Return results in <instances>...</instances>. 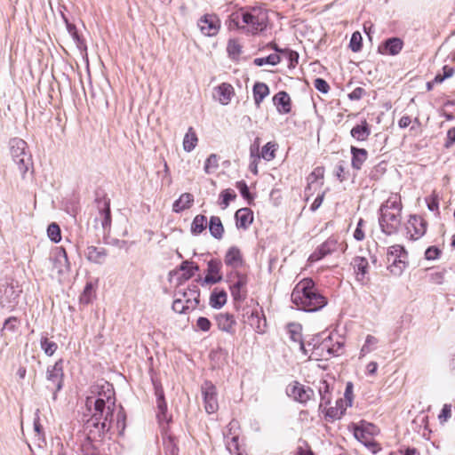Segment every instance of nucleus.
Wrapping results in <instances>:
<instances>
[{"mask_svg": "<svg viewBox=\"0 0 455 455\" xmlns=\"http://www.w3.org/2000/svg\"><path fill=\"white\" fill-rule=\"evenodd\" d=\"M86 407L92 413L91 418L86 421L85 427H94L100 436L113 427L114 411L116 407L115 393L112 386L106 382L101 386L92 387V395L86 399Z\"/></svg>", "mask_w": 455, "mask_h": 455, "instance_id": "obj_1", "label": "nucleus"}, {"mask_svg": "<svg viewBox=\"0 0 455 455\" xmlns=\"http://www.w3.org/2000/svg\"><path fill=\"white\" fill-rule=\"evenodd\" d=\"M291 299L298 309L306 312H316L327 305V299L311 278H304L295 285Z\"/></svg>", "mask_w": 455, "mask_h": 455, "instance_id": "obj_2", "label": "nucleus"}, {"mask_svg": "<svg viewBox=\"0 0 455 455\" xmlns=\"http://www.w3.org/2000/svg\"><path fill=\"white\" fill-rule=\"evenodd\" d=\"M402 200L398 194H391L379 208V223L381 231L391 235L398 232L402 224Z\"/></svg>", "mask_w": 455, "mask_h": 455, "instance_id": "obj_3", "label": "nucleus"}, {"mask_svg": "<svg viewBox=\"0 0 455 455\" xmlns=\"http://www.w3.org/2000/svg\"><path fill=\"white\" fill-rule=\"evenodd\" d=\"M233 20H237L236 26L247 32L255 35L267 28V13L259 8H252L251 11L242 10L241 13L233 14Z\"/></svg>", "mask_w": 455, "mask_h": 455, "instance_id": "obj_4", "label": "nucleus"}, {"mask_svg": "<svg viewBox=\"0 0 455 455\" xmlns=\"http://www.w3.org/2000/svg\"><path fill=\"white\" fill-rule=\"evenodd\" d=\"M10 154L12 161L17 165L22 178L25 177L29 167L32 165L31 156L27 152V142L19 138L10 140Z\"/></svg>", "mask_w": 455, "mask_h": 455, "instance_id": "obj_5", "label": "nucleus"}, {"mask_svg": "<svg viewBox=\"0 0 455 455\" xmlns=\"http://www.w3.org/2000/svg\"><path fill=\"white\" fill-rule=\"evenodd\" d=\"M407 252L404 248L399 244L392 245L388 248L387 259L388 262V270L394 275L399 276L405 269Z\"/></svg>", "mask_w": 455, "mask_h": 455, "instance_id": "obj_6", "label": "nucleus"}, {"mask_svg": "<svg viewBox=\"0 0 455 455\" xmlns=\"http://www.w3.org/2000/svg\"><path fill=\"white\" fill-rule=\"evenodd\" d=\"M63 377V360L59 359L52 366H49L46 371V379L52 384V386H48V388L54 390V395L62 388Z\"/></svg>", "mask_w": 455, "mask_h": 455, "instance_id": "obj_7", "label": "nucleus"}, {"mask_svg": "<svg viewBox=\"0 0 455 455\" xmlns=\"http://www.w3.org/2000/svg\"><path fill=\"white\" fill-rule=\"evenodd\" d=\"M286 394L300 403H306L313 398L315 395L312 388L306 387L298 381H293L287 386Z\"/></svg>", "mask_w": 455, "mask_h": 455, "instance_id": "obj_8", "label": "nucleus"}, {"mask_svg": "<svg viewBox=\"0 0 455 455\" xmlns=\"http://www.w3.org/2000/svg\"><path fill=\"white\" fill-rule=\"evenodd\" d=\"M202 394L206 412L214 413L219 408L216 387L212 382L205 381L202 386Z\"/></svg>", "mask_w": 455, "mask_h": 455, "instance_id": "obj_9", "label": "nucleus"}, {"mask_svg": "<svg viewBox=\"0 0 455 455\" xmlns=\"http://www.w3.org/2000/svg\"><path fill=\"white\" fill-rule=\"evenodd\" d=\"M339 243L335 237H329L325 242L319 245L309 256L308 261L314 263L321 260L324 257L335 252L338 250Z\"/></svg>", "mask_w": 455, "mask_h": 455, "instance_id": "obj_10", "label": "nucleus"}, {"mask_svg": "<svg viewBox=\"0 0 455 455\" xmlns=\"http://www.w3.org/2000/svg\"><path fill=\"white\" fill-rule=\"evenodd\" d=\"M351 265L354 268L356 281L363 285L368 284L370 282L368 259L364 257L357 256L353 259Z\"/></svg>", "mask_w": 455, "mask_h": 455, "instance_id": "obj_11", "label": "nucleus"}, {"mask_svg": "<svg viewBox=\"0 0 455 455\" xmlns=\"http://www.w3.org/2000/svg\"><path fill=\"white\" fill-rule=\"evenodd\" d=\"M50 259L52 262V267L59 275H64L69 271L70 264L63 247H56Z\"/></svg>", "mask_w": 455, "mask_h": 455, "instance_id": "obj_12", "label": "nucleus"}, {"mask_svg": "<svg viewBox=\"0 0 455 455\" xmlns=\"http://www.w3.org/2000/svg\"><path fill=\"white\" fill-rule=\"evenodd\" d=\"M174 297L181 298L186 302L187 307L195 309L199 304L200 291L197 285L179 288L175 291Z\"/></svg>", "mask_w": 455, "mask_h": 455, "instance_id": "obj_13", "label": "nucleus"}, {"mask_svg": "<svg viewBox=\"0 0 455 455\" xmlns=\"http://www.w3.org/2000/svg\"><path fill=\"white\" fill-rule=\"evenodd\" d=\"M406 229L411 239L418 240L426 233L427 222L420 216L411 215L407 222Z\"/></svg>", "mask_w": 455, "mask_h": 455, "instance_id": "obj_14", "label": "nucleus"}, {"mask_svg": "<svg viewBox=\"0 0 455 455\" xmlns=\"http://www.w3.org/2000/svg\"><path fill=\"white\" fill-rule=\"evenodd\" d=\"M309 358L316 361L329 360L331 358L330 339L329 337L323 339L318 344H311L307 347Z\"/></svg>", "mask_w": 455, "mask_h": 455, "instance_id": "obj_15", "label": "nucleus"}, {"mask_svg": "<svg viewBox=\"0 0 455 455\" xmlns=\"http://www.w3.org/2000/svg\"><path fill=\"white\" fill-rule=\"evenodd\" d=\"M198 27L204 36H213L219 32L220 20L216 15L205 14L198 20Z\"/></svg>", "mask_w": 455, "mask_h": 455, "instance_id": "obj_16", "label": "nucleus"}, {"mask_svg": "<svg viewBox=\"0 0 455 455\" xmlns=\"http://www.w3.org/2000/svg\"><path fill=\"white\" fill-rule=\"evenodd\" d=\"M222 264L219 259H211L207 264V274L202 282L203 285L214 284L222 280L220 274Z\"/></svg>", "mask_w": 455, "mask_h": 455, "instance_id": "obj_17", "label": "nucleus"}, {"mask_svg": "<svg viewBox=\"0 0 455 455\" xmlns=\"http://www.w3.org/2000/svg\"><path fill=\"white\" fill-rule=\"evenodd\" d=\"M96 204L101 226L106 230L111 226L110 201L106 197L98 198L96 199Z\"/></svg>", "mask_w": 455, "mask_h": 455, "instance_id": "obj_18", "label": "nucleus"}, {"mask_svg": "<svg viewBox=\"0 0 455 455\" xmlns=\"http://www.w3.org/2000/svg\"><path fill=\"white\" fill-rule=\"evenodd\" d=\"M216 323L221 331L228 334H235L236 321L234 315L230 313H220L215 316Z\"/></svg>", "mask_w": 455, "mask_h": 455, "instance_id": "obj_19", "label": "nucleus"}, {"mask_svg": "<svg viewBox=\"0 0 455 455\" xmlns=\"http://www.w3.org/2000/svg\"><path fill=\"white\" fill-rule=\"evenodd\" d=\"M403 47V42L399 37H391L387 39L381 45L379 46V52L386 55H397Z\"/></svg>", "mask_w": 455, "mask_h": 455, "instance_id": "obj_20", "label": "nucleus"}, {"mask_svg": "<svg viewBox=\"0 0 455 455\" xmlns=\"http://www.w3.org/2000/svg\"><path fill=\"white\" fill-rule=\"evenodd\" d=\"M301 330L302 327L299 323L288 324V332L290 334L291 339L294 342H298L299 344L300 350L305 355H307L308 354L307 347H311V342L305 343L302 340Z\"/></svg>", "mask_w": 455, "mask_h": 455, "instance_id": "obj_21", "label": "nucleus"}, {"mask_svg": "<svg viewBox=\"0 0 455 455\" xmlns=\"http://www.w3.org/2000/svg\"><path fill=\"white\" fill-rule=\"evenodd\" d=\"M246 283V277L243 275L237 274V280L230 286L231 295L234 300L240 301L245 299Z\"/></svg>", "mask_w": 455, "mask_h": 455, "instance_id": "obj_22", "label": "nucleus"}, {"mask_svg": "<svg viewBox=\"0 0 455 455\" xmlns=\"http://www.w3.org/2000/svg\"><path fill=\"white\" fill-rule=\"evenodd\" d=\"M86 259L95 264H103L107 256L108 251L103 247L88 246L85 251Z\"/></svg>", "mask_w": 455, "mask_h": 455, "instance_id": "obj_23", "label": "nucleus"}, {"mask_svg": "<svg viewBox=\"0 0 455 455\" xmlns=\"http://www.w3.org/2000/svg\"><path fill=\"white\" fill-rule=\"evenodd\" d=\"M236 227L247 229L253 221V213L249 208H241L235 214Z\"/></svg>", "mask_w": 455, "mask_h": 455, "instance_id": "obj_24", "label": "nucleus"}, {"mask_svg": "<svg viewBox=\"0 0 455 455\" xmlns=\"http://www.w3.org/2000/svg\"><path fill=\"white\" fill-rule=\"evenodd\" d=\"M225 264L232 268H237L243 265V256L241 251L232 246L228 249L224 259Z\"/></svg>", "mask_w": 455, "mask_h": 455, "instance_id": "obj_25", "label": "nucleus"}, {"mask_svg": "<svg viewBox=\"0 0 455 455\" xmlns=\"http://www.w3.org/2000/svg\"><path fill=\"white\" fill-rule=\"evenodd\" d=\"M217 100L221 105H228L234 96V88L231 84L222 83L216 88Z\"/></svg>", "mask_w": 455, "mask_h": 455, "instance_id": "obj_26", "label": "nucleus"}, {"mask_svg": "<svg viewBox=\"0 0 455 455\" xmlns=\"http://www.w3.org/2000/svg\"><path fill=\"white\" fill-rule=\"evenodd\" d=\"M279 113L287 114L291 111V98L285 92H277L273 98Z\"/></svg>", "mask_w": 455, "mask_h": 455, "instance_id": "obj_27", "label": "nucleus"}, {"mask_svg": "<svg viewBox=\"0 0 455 455\" xmlns=\"http://www.w3.org/2000/svg\"><path fill=\"white\" fill-rule=\"evenodd\" d=\"M350 135L358 141L367 140L371 135V129L366 120H363L360 124L354 126L350 131Z\"/></svg>", "mask_w": 455, "mask_h": 455, "instance_id": "obj_28", "label": "nucleus"}, {"mask_svg": "<svg viewBox=\"0 0 455 455\" xmlns=\"http://www.w3.org/2000/svg\"><path fill=\"white\" fill-rule=\"evenodd\" d=\"M246 323L250 324L258 333L265 332L266 319L261 317L257 310H251L247 316Z\"/></svg>", "mask_w": 455, "mask_h": 455, "instance_id": "obj_29", "label": "nucleus"}, {"mask_svg": "<svg viewBox=\"0 0 455 455\" xmlns=\"http://www.w3.org/2000/svg\"><path fill=\"white\" fill-rule=\"evenodd\" d=\"M352 154V167L360 170L368 157V152L364 148H358L354 146L350 148Z\"/></svg>", "mask_w": 455, "mask_h": 455, "instance_id": "obj_30", "label": "nucleus"}, {"mask_svg": "<svg viewBox=\"0 0 455 455\" xmlns=\"http://www.w3.org/2000/svg\"><path fill=\"white\" fill-rule=\"evenodd\" d=\"M269 94L268 86L264 84L258 82L253 86V98L256 106L259 108L263 100Z\"/></svg>", "mask_w": 455, "mask_h": 455, "instance_id": "obj_31", "label": "nucleus"}, {"mask_svg": "<svg viewBox=\"0 0 455 455\" xmlns=\"http://www.w3.org/2000/svg\"><path fill=\"white\" fill-rule=\"evenodd\" d=\"M227 292L224 290L215 289L210 296V305L212 307L221 308L227 302Z\"/></svg>", "mask_w": 455, "mask_h": 455, "instance_id": "obj_32", "label": "nucleus"}, {"mask_svg": "<svg viewBox=\"0 0 455 455\" xmlns=\"http://www.w3.org/2000/svg\"><path fill=\"white\" fill-rule=\"evenodd\" d=\"M193 202V195L189 193H184L180 196L178 200L174 202L172 209L175 212H182L183 210L189 208Z\"/></svg>", "mask_w": 455, "mask_h": 455, "instance_id": "obj_33", "label": "nucleus"}, {"mask_svg": "<svg viewBox=\"0 0 455 455\" xmlns=\"http://www.w3.org/2000/svg\"><path fill=\"white\" fill-rule=\"evenodd\" d=\"M198 142L197 135L193 129L189 127L183 139V149L186 152H191L196 147Z\"/></svg>", "mask_w": 455, "mask_h": 455, "instance_id": "obj_34", "label": "nucleus"}, {"mask_svg": "<svg viewBox=\"0 0 455 455\" xmlns=\"http://www.w3.org/2000/svg\"><path fill=\"white\" fill-rule=\"evenodd\" d=\"M211 235L216 239H221L224 234V228L220 219L217 216H212L209 223Z\"/></svg>", "mask_w": 455, "mask_h": 455, "instance_id": "obj_35", "label": "nucleus"}, {"mask_svg": "<svg viewBox=\"0 0 455 455\" xmlns=\"http://www.w3.org/2000/svg\"><path fill=\"white\" fill-rule=\"evenodd\" d=\"M379 344V339L372 336L367 335L364 344L363 345L360 350V358L365 356L367 354L376 350L377 346Z\"/></svg>", "mask_w": 455, "mask_h": 455, "instance_id": "obj_36", "label": "nucleus"}, {"mask_svg": "<svg viewBox=\"0 0 455 455\" xmlns=\"http://www.w3.org/2000/svg\"><path fill=\"white\" fill-rule=\"evenodd\" d=\"M207 225V219L204 215L199 214L195 217L191 224V232L194 235L201 234Z\"/></svg>", "mask_w": 455, "mask_h": 455, "instance_id": "obj_37", "label": "nucleus"}, {"mask_svg": "<svg viewBox=\"0 0 455 455\" xmlns=\"http://www.w3.org/2000/svg\"><path fill=\"white\" fill-rule=\"evenodd\" d=\"M40 347L48 356L53 355L58 348L56 342L50 340L46 336L42 335L40 339Z\"/></svg>", "mask_w": 455, "mask_h": 455, "instance_id": "obj_38", "label": "nucleus"}, {"mask_svg": "<svg viewBox=\"0 0 455 455\" xmlns=\"http://www.w3.org/2000/svg\"><path fill=\"white\" fill-rule=\"evenodd\" d=\"M281 61V57L278 54L273 53L264 58H256L253 60L254 65L261 67L264 65L275 66Z\"/></svg>", "mask_w": 455, "mask_h": 455, "instance_id": "obj_39", "label": "nucleus"}, {"mask_svg": "<svg viewBox=\"0 0 455 455\" xmlns=\"http://www.w3.org/2000/svg\"><path fill=\"white\" fill-rule=\"evenodd\" d=\"M180 269L183 270L185 273L183 274L185 279L191 278L195 272L199 269L198 266L194 264L192 261L185 260L180 265Z\"/></svg>", "mask_w": 455, "mask_h": 455, "instance_id": "obj_40", "label": "nucleus"}, {"mask_svg": "<svg viewBox=\"0 0 455 455\" xmlns=\"http://www.w3.org/2000/svg\"><path fill=\"white\" fill-rule=\"evenodd\" d=\"M276 150V144L267 142L261 150V157L267 161H271L275 158V152Z\"/></svg>", "mask_w": 455, "mask_h": 455, "instance_id": "obj_41", "label": "nucleus"}, {"mask_svg": "<svg viewBox=\"0 0 455 455\" xmlns=\"http://www.w3.org/2000/svg\"><path fill=\"white\" fill-rule=\"evenodd\" d=\"M362 42H363V38H362L361 33L358 31H355L352 34V36H351V39L349 42V48L351 49L352 52H357L361 51V49H362Z\"/></svg>", "mask_w": 455, "mask_h": 455, "instance_id": "obj_42", "label": "nucleus"}, {"mask_svg": "<svg viewBox=\"0 0 455 455\" xmlns=\"http://www.w3.org/2000/svg\"><path fill=\"white\" fill-rule=\"evenodd\" d=\"M47 235L54 243H58L61 240L60 228L56 223H52L48 226Z\"/></svg>", "mask_w": 455, "mask_h": 455, "instance_id": "obj_43", "label": "nucleus"}, {"mask_svg": "<svg viewBox=\"0 0 455 455\" xmlns=\"http://www.w3.org/2000/svg\"><path fill=\"white\" fill-rule=\"evenodd\" d=\"M156 395L157 400V407L161 414L164 417L167 411V404L164 401V391L161 387H156Z\"/></svg>", "mask_w": 455, "mask_h": 455, "instance_id": "obj_44", "label": "nucleus"}, {"mask_svg": "<svg viewBox=\"0 0 455 455\" xmlns=\"http://www.w3.org/2000/svg\"><path fill=\"white\" fill-rule=\"evenodd\" d=\"M172 307L174 312L179 314H186L189 310H194V308L187 307L186 302L181 298L177 297H174Z\"/></svg>", "mask_w": 455, "mask_h": 455, "instance_id": "obj_45", "label": "nucleus"}, {"mask_svg": "<svg viewBox=\"0 0 455 455\" xmlns=\"http://www.w3.org/2000/svg\"><path fill=\"white\" fill-rule=\"evenodd\" d=\"M218 165V156L215 154H212L205 161L204 171L206 173H210L217 169Z\"/></svg>", "mask_w": 455, "mask_h": 455, "instance_id": "obj_46", "label": "nucleus"}, {"mask_svg": "<svg viewBox=\"0 0 455 455\" xmlns=\"http://www.w3.org/2000/svg\"><path fill=\"white\" fill-rule=\"evenodd\" d=\"M329 339H330V348H331V350L330 349L331 358L333 356L339 355L342 353L343 343L339 340L334 342L331 336H329Z\"/></svg>", "mask_w": 455, "mask_h": 455, "instance_id": "obj_47", "label": "nucleus"}, {"mask_svg": "<svg viewBox=\"0 0 455 455\" xmlns=\"http://www.w3.org/2000/svg\"><path fill=\"white\" fill-rule=\"evenodd\" d=\"M366 430H363L361 427L356 426L354 429L355 437L364 445L371 439V436L365 434Z\"/></svg>", "mask_w": 455, "mask_h": 455, "instance_id": "obj_48", "label": "nucleus"}, {"mask_svg": "<svg viewBox=\"0 0 455 455\" xmlns=\"http://www.w3.org/2000/svg\"><path fill=\"white\" fill-rule=\"evenodd\" d=\"M65 22H66L68 32L72 36L77 46H80L81 39H80V36L78 35L76 26L72 23H69L67 19H65Z\"/></svg>", "mask_w": 455, "mask_h": 455, "instance_id": "obj_49", "label": "nucleus"}, {"mask_svg": "<svg viewBox=\"0 0 455 455\" xmlns=\"http://www.w3.org/2000/svg\"><path fill=\"white\" fill-rule=\"evenodd\" d=\"M92 283H87L84 289V291L80 297V301L84 304H89L92 300Z\"/></svg>", "mask_w": 455, "mask_h": 455, "instance_id": "obj_50", "label": "nucleus"}, {"mask_svg": "<svg viewBox=\"0 0 455 455\" xmlns=\"http://www.w3.org/2000/svg\"><path fill=\"white\" fill-rule=\"evenodd\" d=\"M221 197H222L223 208H226L228 206L229 202L234 200L236 197V195L231 189H225L221 193Z\"/></svg>", "mask_w": 455, "mask_h": 455, "instance_id": "obj_51", "label": "nucleus"}, {"mask_svg": "<svg viewBox=\"0 0 455 455\" xmlns=\"http://www.w3.org/2000/svg\"><path fill=\"white\" fill-rule=\"evenodd\" d=\"M441 254V250L436 246H430L425 251V259L427 260L436 259Z\"/></svg>", "mask_w": 455, "mask_h": 455, "instance_id": "obj_52", "label": "nucleus"}, {"mask_svg": "<svg viewBox=\"0 0 455 455\" xmlns=\"http://www.w3.org/2000/svg\"><path fill=\"white\" fill-rule=\"evenodd\" d=\"M228 52L229 55L236 56L241 53V45L236 40H229L228 44Z\"/></svg>", "mask_w": 455, "mask_h": 455, "instance_id": "obj_53", "label": "nucleus"}, {"mask_svg": "<svg viewBox=\"0 0 455 455\" xmlns=\"http://www.w3.org/2000/svg\"><path fill=\"white\" fill-rule=\"evenodd\" d=\"M289 60V68H293L298 63L299 54L291 50H285V53L283 54Z\"/></svg>", "mask_w": 455, "mask_h": 455, "instance_id": "obj_54", "label": "nucleus"}, {"mask_svg": "<svg viewBox=\"0 0 455 455\" xmlns=\"http://www.w3.org/2000/svg\"><path fill=\"white\" fill-rule=\"evenodd\" d=\"M451 417V404H444L438 419L440 422H446Z\"/></svg>", "mask_w": 455, "mask_h": 455, "instance_id": "obj_55", "label": "nucleus"}, {"mask_svg": "<svg viewBox=\"0 0 455 455\" xmlns=\"http://www.w3.org/2000/svg\"><path fill=\"white\" fill-rule=\"evenodd\" d=\"M211 321L204 316H200L196 321V327L202 331H208L211 329Z\"/></svg>", "mask_w": 455, "mask_h": 455, "instance_id": "obj_56", "label": "nucleus"}, {"mask_svg": "<svg viewBox=\"0 0 455 455\" xmlns=\"http://www.w3.org/2000/svg\"><path fill=\"white\" fill-rule=\"evenodd\" d=\"M316 90L323 93H327L330 90L328 83L323 78H316L314 82Z\"/></svg>", "mask_w": 455, "mask_h": 455, "instance_id": "obj_57", "label": "nucleus"}, {"mask_svg": "<svg viewBox=\"0 0 455 455\" xmlns=\"http://www.w3.org/2000/svg\"><path fill=\"white\" fill-rule=\"evenodd\" d=\"M426 201H427V208L429 209V211L438 212L439 203H438L437 196L435 193L430 197H427L426 199Z\"/></svg>", "mask_w": 455, "mask_h": 455, "instance_id": "obj_58", "label": "nucleus"}, {"mask_svg": "<svg viewBox=\"0 0 455 455\" xmlns=\"http://www.w3.org/2000/svg\"><path fill=\"white\" fill-rule=\"evenodd\" d=\"M125 414L123 411V408H120V411L116 414V425L118 430L123 431L125 427Z\"/></svg>", "mask_w": 455, "mask_h": 455, "instance_id": "obj_59", "label": "nucleus"}, {"mask_svg": "<svg viewBox=\"0 0 455 455\" xmlns=\"http://www.w3.org/2000/svg\"><path fill=\"white\" fill-rule=\"evenodd\" d=\"M236 188L239 189L242 196L247 200H251V196L249 191V188L244 181H238L236 183Z\"/></svg>", "mask_w": 455, "mask_h": 455, "instance_id": "obj_60", "label": "nucleus"}, {"mask_svg": "<svg viewBox=\"0 0 455 455\" xmlns=\"http://www.w3.org/2000/svg\"><path fill=\"white\" fill-rule=\"evenodd\" d=\"M18 319L14 316L7 318L4 323L3 331L9 330L14 331L17 329Z\"/></svg>", "mask_w": 455, "mask_h": 455, "instance_id": "obj_61", "label": "nucleus"}, {"mask_svg": "<svg viewBox=\"0 0 455 455\" xmlns=\"http://www.w3.org/2000/svg\"><path fill=\"white\" fill-rule=\"evenodd\" d=\"M227 440L230 438V442L228 441L227 447L231 451L232 449L238 450V435L229 436V434H225Z\"/></svg>", "mask_w": 455, "mask_h": 455, "instance_id": "obj_62", "label": "nucleus"}, {"mask_svg": "<svg viewBox=\"0 0 455 455\" xmlns=\"http://www.w3.org/2000/svg\"><path fill=\"white\" fill-rule=\"evenodd\" d=\"M360 427L363 430H366L365 434L368 435L371 437L378 433V428L373 424H371V423H362V425Z\"/></svg>", "mask_w": 455, "mask_h": 455, "instance_id": "obj_63", "label": "nucleus"}, {"mask_svg": "<svg viewBox=\"0 0 455 455\" xmlns=\"http://www.w3.org/2000/svg\"><path fill=\"white\" fill-rule=\"evenodd\" d=\"M363 94L364 90L361 87H356L352 91V92L349 93L348 97L350 100H358L363 97Z\"/></svg>", "mask_w": 455, "mask_h": 455, "instance_id": "obj_64", "label": "nucleus"}]
</instances>
